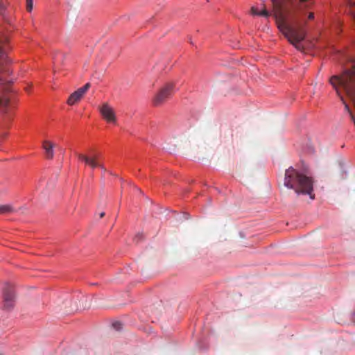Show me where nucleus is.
<instances>
[{
  "mask_svg": "<svg viewBox=\"0 0 355 355\" xmlns=\"http://www.w3.org/2000/svg\"><path fill=\"white\" fill-rule=\"evenodd\" d=\"M305 7L306 5L301 3L297 8H295L293 13V24H288L286 22H282L278 26V28L288 41L299 50L303 49L300 42L304 40L306 35L305 31L300 22V14Z\"/></svg>",
  "mask_w": 355,
  "mask_h": 355,
  "instance_id": "1",
  "label": "nucleus"
},
{
  "mask_svg": "<svg viewBox=\"0 0 355 355\" xmlns=\"http://www.w3.org/2000/svg\"><path fill=\"white\" fill-rule=\"evenodd\" d=\"M284 184L288 189H293L297 195H309L313 200L312 180L290 167L285 172Z\"/></svg>",
  "mask_w": 355,
  "mask_h": 355,
  "instance_id": "2",
  "label": "nucleus"
},
{
  "mask_svg": "<svg viewBox=\"0 0 355 355\" xmlns=\"http://www.w3.org/2000/svg\"><path fill=\"white\" fill-rule=\"evenodd\" d=\"M329 82L338 95H340L338 89L339 85L342 86L347 94H350L354 91L355 86V65H353L351 69L345 70L341 76H332Z\"/></svg>",
  "mask_w": 355,
  "mask_h": 355,
  "instance_id": "3",
  "label": "nucleus"
},
{
  "mask_svg": "<svg viewBox=\"0 0 355 355\" xmlns=\"http://www.w3.org/2000/svg\"><path fill=\"white\" fill-rule=\"evenodd\" d=\"M175 84L172 82L166 83L155 94L153 103L155 106L162 105L172 95Z\"/></svg>",
  "mask_w": 355,
  "mask_h": 355,
  "instance_id": "4",
  "label": "nucleus"
},
{
  "mask_svg": "<svg viewBox=\"0 0 355 355\" xmlns=\"http://www.w3.org/2000/svg\"><path fill=\"white\" fill-rule=\"evenodd\" d=\"M3 309L5 310H11L15 303L16 295L14 287L10 283H6L3 288Z\"/></svg>",
  "mask_w": 355,
  "mask_h": 355,
  "instance_id": "5",
  "label": "nucleus"
},
{
  "mask_svg": "<svg viewBox=\"0 0 355 355\" xmlns=\"http://www.w3.org/2000/svg\"><path fill=\"white\" fill-rule=\"evenodd\" d=\"M90 83H87L83 87L73 92L68 98L67 101V104L69 105H73L79 102L87 92V90L90 88Z\"/></svg>",
  "mask_w": 355,
  "mask_h": 355,
  "instance_id": "6",
  "label": "nucleus"
},
{
  "mask_svg": "<svg viewBox=\"0 0 355 355\" xmlns=\"http://www.w3.org/2000/svg\"><path fill=\"white\" fill-rule=\"evenodd\" d=\"M103 119L109 123H115L116 118L113 108L107 103H104L99 108Z\"/></svg>",
  "mask_w": 355,
  "mask_h": 355,
  "instance_id": "7",
  "label": "nucleus"
},
{
  "mask_svg": "<svg viewBox=\"0 0 355 355\" xmlns=\"http://www.w3.org/2000/svg\"><path fill=\"white\" fill-rule=\"evenodd\" d=\"M78 158L83 162H85L87 164L90 166L92 168L96 167H100L102 169L105 170L104 167L98 162V156L97 155L93 156L92 157H89L83 154L76 153Z\"/></svg>",
  "mask_w": 355,
  "mask_h": 355,
  "instance_id": "8",
  "label": "nucleus"
},
{
  "mask_svg": "<svg viewBox=\"0 0 355 355\" xmlns=\"http://www.w3.org/2000/svg\"><path fill=\"white\" fill-rule=\"evenodd\" d=\"M53 144L49 141H44L42 147L45 150L46 157L52 159L54 156Z\"/></svg>",
  "mask_w": 355,
  "mask_h": 355,
  "instance_id": "9",
  "label": "nucleus"
},
{
  "mask_svg": "<svg viewBox=\"0 0 355 355\" xmlns=\"http://www.w3.org/2000/svg\"><path fill=\"white\" fill-rule=\"evenodd\" d=\"M15 211V208L10 205H0V214H8Z\"/></svg>",
  "mask_w": 355,
  "mask_h": 355,
  "instance_id": "10",
  "label": "nucleus"
},
{
  "mask_svg": "<svg viewBox=\"0 0 355 355\" xmlns=\"http://www.w3.org/2000/svg\"><path fill=\"white\" fill-rule=\"evenodd\" d=\"M251 12H252V14L254 15H259V16H264V17L269 16V12L265 8H263L261 11H259L257 8L252 7Z\"/></svg>",
  "mask_w": 355,
  "mask_h": 355,
  "instance_id": "11",
  "label": "nucleus"
},
{
  "mask_svg": "<svg viewBox=\"0 0 355 355\" xmlns=\"http://www.w3.org/2000/svg\"><path fill=\"white\" fill-rule=\"evenodd\" d=\"M26 10L28 12H31L33 10V0H26Z\"/></svg>",
  "mask_w": 355,
  "mask_h": 355,
  "instance_id": "12",
  "label": "nucleus"
},
{
  "mask_svg": "<svg viewBox=\"0 0 355 355\" xmlns=\"http://www.w3.org/2000/svg\"><path fill=\"white\" fill-rule=\"evenodd\" d=\"M113 327L116 330H120L122 327V324L121 322L116 321L112 323Z\"/></svg>",
  "mask_w": 355,
  "mask_h": 355,
  "instance_id": "13",
  "label": "nucleus"
},
{
  "mask_svg": "<svg viewBox=\"0 0 355 355\" xmlns=\"http://www.w3.org/2000/svg\"><path fill=\"white\" fill-rule=\"evenodd\" d=\"M142 238H143V234H137L135 236V237L134 240H135V241H136L137 242H138V241H139V240L142 239Z\"/></svg>",
  "mask_w": 355,
  "mask_h": 355,
  "instance_id": "14",
  "label": "nucleus"
},
{
  "mask_svg": "<svg viewBox=\"0 0 355 355\" xmlns=\"http://www.w3.org/2000/svg\"><path fill=\"white\" fill-rule=\"evenodd\" d=\"M6 8V4L1 0H0V11L3 10Z\"/></svg>",
  "mask_w": 355,
  "mask_h": 355,
  "instance_id": "15",
  "label": "nucleus"
},
{
  "mask_svg": "<svg viewBox=\"0 0 355 355\" xmlns=\"http://www.w3.org/2000/svg\"><path fill=\"white\" fill-rule=\"evenodd\" d=\"M314 18V14L313 12H310L308 15L309 19H313Z\"/></svg>",
  "mask_w": 355,
  "mask_h": 355,
  "instance_id": "16",
  "label": "nucleus"
},
{
  "mask_svg": "<svg viewBox=\"0 0 355 355\" xmlns=\"http://www.w3.org/2000/svg\"><path fill=\"white\" fill-rule=\"evenodd\" d=\"M104 216H105V212H101V213L100 214V217H101V218H103Z\"/></svg>",
  "mask_w": 355,
  "mask_h": 355,
  "instance_id": "17",
  "label": "nucleus"
}]
</instances>
